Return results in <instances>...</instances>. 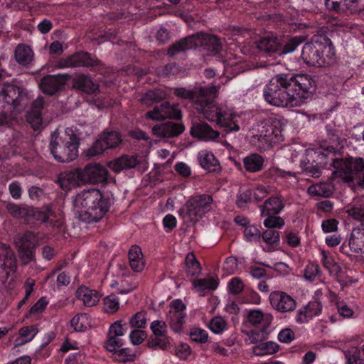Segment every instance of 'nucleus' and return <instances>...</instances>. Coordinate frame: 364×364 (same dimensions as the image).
Instances as JSON below:
<instances>
[{"label": "nucleus", "instance_id": "nucleus-1", "mask_svg": "<svg viewBox=\"0 0 364 364\" xmlns=\"http://www.w3.org/2000/svg\"><path fill=\"white\" fill-rule=\"evenodd\" d=\"M316 90V76L309 74H279L263 89L264 100L281 107H296L313 98Z\"/></svg>", "mask_w": 364, "mask_h": 364}, {"label": "nucleus", "instance_id": "nucleus-2", "mask_svg": "<svg viewBox=\"0 0 364 364\" xmlns=\"http://www.w3.org/2000/svg\"><path fill=\"white\" fill-rule=\"evenodd\" d=\"M331 176L326 181L311 185L308 191L312 196L330 197L334 190V181H342L353 188H364V160L362 158H332Z\"/></svg>", "mask_w": 364, "mask_h": 364}, {"label": "nucleus", "instance_id": "nucleus-3", "mask_svg": "<svg viewBox=\"0 0 364 364\" xmlns=\"http://www.w3.org/2000/svg\"><path fill=\"white\" fill-rule=\"evenodd\" d=\"M173 94L179 98L191 100L192 107L198 114H203L209 122L215 123L225 132L230 133L240 130L237 116L228 111L226 107L210 101L203 93L197 95L193 90L185 87H176L173 90Z\"/></svg>", "mask_w": 364, "mask_h": 364}, {"label": "nucleus", "instance_id": "nucleus-4", "mask_svg": "<svg viewBox=\"0 0 364 364\" xmlns=\"http://www.w3.org/2000/svg\"><path fill=\"white\" fill-rule=\"evenodd\" d=\"M6 210L14 218L23 219L31 227L36 228L41 225L53 231L60 232L64 228V220L57 215L50 205L35 208L26 204L9 203Z\"/></svg>", "mask_w": 364, "mask_h": 364}, {"label": "nucleus", "instance_id": "nucleus-5", "mask_svg": "<svg viewBox=\"0 0 364 364\" xmlns=\"http://www.w3.org/2000/svg\"><path fill=\"white\" fill-rule=\"evenodd\" d=\"M74 206L80 209L81 221L92 223L102 219L109 209L110 201L97 189L83 190L76 196Z\"/></svg>", "mask_w": 364, "mask_h": 364}, {"label": "nucleus", "instance_id": "nucleus-6", "mask_svg": "<svg viewBox=\"0 0 364 364\" xmlns=\"http://www.w3.org/2000/svg\"><path fill=\"white\" fill-rule=\"evenodd\" d=\"M301 57L309 66L327 67L335 61L336 52L330 38L324 36H314L303 46Z\"/></svg>", "mask_w": 364, "mask_h": 364}, {"label": "nucleus", "instance_id": "nucleus-7", "mask_svg": "<svg viewBox=\"0 0 364 364\" xmlns=\"http://www.w3.org/2000/svg\"><path fill=\"white\" fill-rule=\"evenodd\" d=\"M80 138L71 128H66L62 136L54 133L50 142V150L56 161L70 162L78 156Z\"/></svg>", "mask_w": 364, "mask_h": 364}, {"label": "nucleus", "instance_id": "nucleus-8", "mask_svg": "<svg viewBox=\"0 0 364 364\" xmlns=\"http://www.w3.org/2000/svg\"><path fill=\"white\" fill-rule=\"evenodd\" d=\"M304 40V38L301 36H279L270 32L266 33L257 41V46L259 50L267 53L287 54L294 52Z\"/></svg>", "mask_w": 364, "mask_h": 364}, {"label": "nucleus", "instance_id": "nucleus-9", "mask_svg": "<svg viewBox=\"0 0 364 364\" xmlns=\"http://www.w3.org/2000/svg\"><path fill=\"white\" fill-rule=\"evenodd\" d=\"M213 198L211 195L203 193L191 196L178 210L179 216L186 223H196L212 209Z\"/></svg>", "mask_w": 364, "mask_h": 364}, {"label": "nucleus", "instance_id": "nucleus-10", "mask_svg": "<svg viewBox=\"0 0 364 364\" xmlns=\"http://www.w3.org/2000/svg\"><path fill=\"white\" fill-rule=\"evenodd\" d=\"M26 100V93L23 87L10 83L0 85V116L3 123L16 110L19 111L18 106Z\"/></svg>", "mask_w": 364, "mask_h": 364}, {"label": "nucleus", "instance_id": "nucleus-11", "mask_svg": "<svg viewBox=\"0 0 364 364\" xmlns=\"http://www.w3.org/2000/svg\"><path fill=\"white\" fill-rule=\"evenodd\" d=\"M287 120L279 116H271L265 119L255 135L258 141L268 147L284 141L283 131Z\"/></svg>", "mask_w": 364, "mask_h": 364}, {"label": "nucleus", "instance_id": "nucleus-12", "mask_svg": "<svg viewBox=\"0 0 364 364\" xmlns=\"http://www.w3.org/2000/svg\"><path fill=\"white\" fill-rule=\"evenodd\" d=\"M332 158L321 149H307L300 162L302 173L309 177H319L322 168L331 167L330 163Z\"/></svg>", "mask_w": 364, "mask_h": 364}, {"label": "nucleus", "instance_id": "nucleus-13", "mask_svg": "<svg viewBox=\"0 0 364 364\" xmlns=\"http://www.w3.org/2000/svg\"><path fill=\"white\" fill-rule=\"evenodd\" d=\"M272 320V314L264 313L260 309H252L248 312L247 321L253 326L250 334L251 343L267 338Z\"/></svg>", "mask_w": 364, "mask_h": 364}, {"label": "nucleus", "instance_id": "nucleus-14", "mask_svg": "<svg viewBox=\"0 0 364 364\" xmlns=\"http://www.w3.org/2000/svg\"><path fill=\"white\" fill-rule=\"evenodd\" d=\"M55 67L60 69L83 67L90 68L92 71H98L102 68V63L90 53L79 50L66 58L58 60L55 62Z\"/></svg>", "mask_w": 364, "mask_h": 364}, {"label": "nucleus", "instance_id": "nucleus-15", "mask_svg": "<svg viewBox=\"0 0 364 364\" xmlns=\"http://www.w3.org/2000/svg\"><path fill=\"white\" fill-rule=\"evenodd\" d=\"M16 257L9 245L0 242V282L6 288H13L12 274L16 269Z\"/></svg>", "mask_w": 364, "mask_h": 364}, {"label": "nucleus", "instance_id": "nucleus-16", "mask_svg": "<svg viewBox=\"0 0 364 364\" xmlns=\"http://www.w3.org/2000/svg\"><path fill=\"white\" fill-rule=\"evenodd\" d=\"M151 335L146 340V346L153 350H167L171 348V338L168 335L166 321L154 320L150 324Z\"/></svg>", "mask_w": 364, "mask_h": 364}, {"label": "nucleus", "instance_id": "nucleus-17", "mask_svg": "<svg viewBox=\"0 0 364 364\" xmlns=\"http://www.w3.org/2000/svg\"><path fill=\"white\" fill-rule=\"evenodd\" d=\"M326 138L321 144V149L334 157L336 153L340 152L344 147L346 139L342 136V129L340 125L331 122L325 127Z\"/></svg>", "mask_w": 364, "mask_h": 364}, {"label": "nucleus", "instance_id": "nucleus-18", "mask_svg": "<svg viewBox=\"0 0 364 364\" xmlns=\"http://www.w3.org/2000/svg\"><path fill=\"white\" fill-rule=\"evenodd\" d=\"M186 305L181 299H177L170 303V309L166 316V324L175 333L183 332L187 317Z\"/></svg>", "mask_w": 364, "mask_h": 364}, {"label": "nucleus", "instance_id": "nucleus-19", "mask_svg": "<svg viewBox=\"0 0 364 364\" xmlns=\"http://www.w3.org/2000/svg\"><path fill=\"white\" fill-rule=\"evenodd\" d=\"M183 114L178 103H171L164 101L160 105H156L151 110L146 112V118L154 121H163L166 119L179 121Z\"/></svg>", "mask_w": 364, "mask_h": 364}, {"label": "nucleus", "instance_id": "nucleus-20", "mask_svg": "<svg viewBox=\"0 0 364 364\" xmlns=\"http://www.w3.org/2000/svg\"><path fill=\"white\" fill-rule=\"evenodd\" d=\"M122 141L121 134L117 131L104 132L87 149L89 158L97 156L109 149L117 147Z\"/></svg>", "mask_w": 364, "mask_h": 364}, {"label": "nucleus", "instance_id": "nucleus-21", "mask_svg": "<svg viewBox=\"0 0 364 364\" xmlns=\"http://www.w3.org/2000/svg\"><path fill=\"white\" fill-rule=\"evenodd\" d=\"M77 177L82 183H107L108 171L98 164H90L84 169H76Z\"/></svg>", "mask_w": 364, "mask_h": 364}, {"label": "nucleus", "instance_id": "nucleus-22", "mask_svg": "<svg viewBox=\"0 0 364 364\" xmlns=\"http://www.w3.org/2000/svg\"><path fill=\"white\" fill-rule=\"evenodd\" d=\"M196 48H201L208 55L222 58L223 45L217 36L203 32L193 34Z\"/></svg>", "mask_w": 364, "mask_h": 364}, {"label": "nucleus", "instance_id": "nucleus-23", "mask_svg": "<svg viewBox=\"0 0 364 364\" xmlns=\"http://www.w3.org/2000/svg\"><path fill=\"white\" fill-rule=\"evenodd\" d=\"M128 330L127 323H122L121 320L113 322L109 328L107 340L105 341L104 347L107 351H113L115 348H122L124 341L121 336L125 335Z\"/></svg>", "mask_w": 364, "mask_h": 364}, {"label": "nucleus", "instance_id": "nucleus-24", "mask_svg": "<svg viewBox=\"0 0 364 364\" xmlns=\"http://www.w3.org/2000/svg\"><path fill=\"white\" fill-rule=\"evenodd\" d=\"M351 215L360 220V224L353 228L348 240L350 250L358 254H364V210H352Z\"/></svg>", "mask_w": 364, "mask_h": 364}, {"label": "nucleus", "instance_id": "nucleus-25", "mask_svg": "<svg viewBox=\"0 0 364 364\" xmlns=\"http://www.w3.org/2000/svg\"><path fill=\"white\" fill-rule=\"evenodd\" d=\"M269 299L272 307L281 314L291 313L296 310L297 306L296 301L282 291L271 292Z\"/></svg>", "mask_w": 364, "mask_h": 364}, {"label": "nucleus", "instance_id": "nucleus-26", "mask_svg": "<svg viewBox=\"0 0 364 364\" xmlns=\"http://www.w3.org/2000/svg\"><path fill=\"white\" fill-rule=\"evenodd\" d=\"M288 203L287 198L281 192L277 191L269 196L259 208L261 215H279Z\"/></svg>", "mask_w": 364, "mask_h": 364}, {"label": "nucleus", "instance_id": "nucleus-27", "mask_svg": "<svg viewBox=\"0 0 364 364\" xmlns=\"http://www.w3.org/2000/svg\"><path fill=\"white\" fill-rule=\"evenodd\" d=\"M70 78L71 75L67 73L47 75L42 77L39 85L43 93L53 95L59 92Z\"/></svg>", "mask_w": 364, "mask_h": 364}, {"label": "nucleus", "instance_id": "nucleus-28", "mask_svg": "<svg viewBox=\"0 0 364 364\" xmlns=\"http://www.w3.org/2000/svg\"><path fill=\"white\" fill-rule=\"evenodd\" d=\"M190 133L193 138L204 141H215L220 136L218 131L205 122H193Z\"/></svg>", "mask_w": 364, "mask_h": 364}, {"label": "nucleus", "instance_id": "nucleus-29", "mask_svg": "<svg viewBox=\"0 0 364 364\" xmlns=\"http://www.w3.org/2000/svg\"><path fill=\"white\" fill-rule=\"evenodd\" d=\"M185 130L182 122H166L154 125L152 127L153 134L158 137L173 138L181 134Z\"/></svg>", "mask_w": 364, "mask_h": 364}, {"label": "nucleus", "instance_id": "nucleus-30", "mask_svg": "<svg viewBox=\"0 0 364 364\" xmlns=\"http://www.w3.org/2000/svg\"><path fill=\"white\" fill-rule=\"evenodd\" d=\"M38 242V236L32 231H26L16 242L23 257L31 259L33 252Z\"/></svg>", "mask_w": 364, "mask_h": 364}, {"label": "nucleus", "instance_id": "nucleus-31", "mask_svg": "<svg viewBox=\"0 0 364 364\" xmlns=\"http://www.w3.org/2000/svg\"><path fill=\"white\" fill-rule=\"evenodd\" d=\"M358 0H324L326 8L336 14L349 11L350 14H356L362 9L358 6Z\"/></svg>", "mask_w": 364, "mask_h": 364}, {"label": "nucleus", "instance_id": "nucleus-32", "mask_svg": "<svg viewBox=\"0 0 364 364\" xmlns=\"http://www.w3.org/2000/svg\"><path fill=\"white\" fill-rule=\"evenodd\" d=\"M14 59L21 67L29 68L34 60V52L32 48L25 44H18L14 50Z\"/></svg>", "mask_w": 364, "mask_h": 364}, {"label": "nucleus", "instance_id": "nucleus-33", "mask_svg": "<svg viewBox=\"0 0 364 364\" xmlns=\"http://www.w3.org/2000/svg\"><path fill=\"white\" fill-rule=\"evenodd\" d=\"M198 161L200 166L210 173H219L221 166L213 152L201 150L198 154Z\"/></svg>", "mask_w": 364, "mask_h": 364}, {"label": "nucleus", "instance_id": "nucleus-34", "mask_svg": "<svg viewBox=\"0 0 364 364\" xmlns=\"http://www.w3.org/2000/svg\"><path fill=\"white\" fill-rule=\"evenodd\" d=\"M73 88L88 95H95L99 92V85L94 82L90 77L84 74L76 76L73 80Z\"/></svg>", "mask_w": 364, "mask_h": 364}, {"label": "nucleus", "instance_id": "nucleus-35", "mask_svg": "<svg viewBox=\"0 0 364 364\" xmlns=\"http://www.w3.org/2000/svg\"><path fill=\"white\" fill-rule=\"evenodd\" d=\"M39 331V323H33L22 326L18 330V336L14 341V346L19 347L30 343L34 339Z\"/></svg>", "mask_w": 364, "mask_h": 364}, {"label": "nucleus", "instance_id": "nucleus-36", "mask_svg": "<svg viewBox=\"0 0 364 364\" xmlns=\"http://www.w3.org/2000/svg\"><path fill=\"white\" fill-rule=\"evenodd\" d=\"M75 297L82 301L85 306L92 307L99 302L100 295L96 290L81 285L75 291Z\"/></svg>", "mask_w": 364, "mask_h": 364}, {"label": "nucleus", "instance_id": "nucleus-37", "mask_svg": "<svg viewBox=\"0 0 364 364\" xmlns=\"http://www.w3.org/2000/svg\"><path fill=\"white\" fill-rule=\"evenodd\" d=\"M138 164L136 156L124 154L110 161L109 166L114 172L119 173L124 169L134 168Z\"/></svg>", "mask_w": 364, "mask_h": 364}, {"label": "nucleus", "instance_id": "nucleus-38", "mask_svg": "<svg viewBox=\"0 0 364 364\" xmlns=\"http://www.w3.org/2000/svg\"><path fill=\"white\" fill-rule=\"evenodd\" d=\"M196 43L193 35L186 36L171 45L168 49L167 54L171 57L175 56L188 50L196 48Z\"/></svg>", "mask_w": 364, "mask_h": 364}, {"label": "nucleus", "instance_id": "nucleus-39", "mask_svg": "<svg viewBox=\"0 0 364 364\" xmlns=\"http://www.w3.org/2000/svg\"><path fill=\"white\" fill-rule=\"evenodd\" d=\"M128 259L131 268L136 272H141L144 267V261L141 249L134 245L129 249Z\"/></svg>", "mask_w": 364, "mask_h": 364}, {"label": "nucleus", "instance_id": "nucleus-40", "mask_svg": "<svg viewBox=\"0 0 364 364\" xmlns=\"http://www.w3.org/2000/svg\"><path fill=\"white\" fill-rule=\"evenodd\" d=\"M264 158L259 154H250L243 159V165L249 173H256L262 170Z\"/></svg>", "mask_w": 364, "mask_h": 364}, {"label": "nucleus", "instance_id": "nucleus-41", "mask_svg": "<svg viewBox=\"0 0 364 364\" xmlns=\"http://www.w3.org/2000/svg\"><path fill=\"white\" fill-rule=\"evenodd\" d=\"M257 341V344L253 347V353L258 356L271 355L277 353L279 349V345L274 341Z\"/></svg>", "mask_w": 364, "mask_h": 364}, {"label": "nucleus", "instance_id": "nucleus-42", "mask_svg": "<svg viewBox=\"0 0 364 364\" xmlns=\"http://www.w3.org/2000/svg\"><path fill=\"white\" fill-rule=\"evenodd\" d=\"M70 326L75 332H85L91 326V318L86 313L77 314L71 319Z\"/></svg>", "mask_w": 364, "mask_h": 364}, {"label": "nucleus", "instance_id": "nucleus-43", "mask_svg": "<svg viewBox=\"0 0 364 364\" xmlns=\"http://www.w3.org/2000/svg\"><path fill=\"white\" fill-rule=\"evenodd\" d=\"M261 240L269 245V251L277 250L279 247L280 245L279 232L276 230L267 228V230L262 232Z\"/></svg>", "mask_w": 364, "mask_h": 364}, {"label": "nucleus", "instance_id": "nucleus-44", "mask_svg": "<svg viewBox=\"0 0 364 364\" xmlns=\"http://www.w3.org/2000/svg\"><path fill=\"white\" fill-rule=\"evenodd\" d=\"M166 97V92L161 88L148 90L142 97L141 101L148 106L160 102Z\"/></svg>", "mask_w": 364, "mask_h": 364}, {"label": "nucleus", "instance_id": "nucleus-45", "mask_svg": "<svg viewBox=\"0 0 364 364\" xmlns=\"http://www.w3.org/2000/svg\"><path fill=\"white\" fill-rule=\"evenodd\" d=\"M336 306L338 315H332L329 317L331 323L337 321L338 318L341 316L343 318H350L354 316V311L350 308L344 301L337 300L336 302Z\"/></svg>", "mask_w": 364, "mask_h": 364}, {"label": "nucleus", "instance_id": "nucleus-46", "mask_svg": "<svg viewBox=\"0 0 364 364\" xmlns=\"http://www.w3.org/2000/svg\"><path fill=\"white\" fill-rule=\"evenodd\" d=\"M192 284L193 288L198 291H203L206 289L215 290L219 285V281L210 277L206 279H195Z\"/></svg>", "mask_w": 364, "mask_h": 364}, {"label": "nucleus", "instance_id": "nucleus-47", "mask_svg": "<svg viewBox=\"0 0 364 364\" xmlns=\"http://www.w3.org/2000/svg\"><path fill=\"white\" fill-rule=\"evenodd\" d=\"M253 200V191L251 189L240 188L236 195L235 205L237 208L245 210Z\"/></svg>", "mask_w": 364, "mask_h": 364}, {"label": "nucleus", "instance_id": "nucleus-48", "mask_svg": "<svg viewBox=\"0 0 364 364\" xmlns=\"http://www.w3.org/2000/svg\"><path fill=\"white\" fill-rule=\"evenodd\" d=\"M112 353V357L114 360L121 363L133 362L136 359L135 353L129 348H115Z\"/></svg>", "mask_w": 364, "mask_h": 364}, {"label": "nucleus", "instance_id": "nucleus-49", "mask_svg": "<svg viewBox=\"0 0 364 364\" xmlns=\"http://www.w3.org/2000/svg\"><path fill=\"white\" fill-rule=\"evenodd\" d=\"M75 174L76 170L73 173L66 174L65 176L58 178V183L63 190L65 191H69L73 187L81 183L80 180H79V178L77 177V175Z\"/></svg>", "mask_w": 364, "mask_h": 364}, {"label": "nucleus", "instance_id": "nucleus-50", "mask_svg": "<svg viewBox=\"0 0 364 364\" xmlns=\"http://www.w3.org/2000/svg\"><path fill=\"white\" fill-rule=\"evenodd\" d=\"M238 301L242 304L257 305L261 303V296L253 289L246 288L243 293L238 297Z\"/></svg>", "mask_w": 364, "mask_h": 364}, {"label": "nucleus", "instance_id": "nucleus-51", "mask_svg": "<svg viewBox=\"0 0 364 364\" xmlns=\"http://www.w3.org/2000/svg\"><path fill=\"white\" fill-rule=\"evenodd\" d=\"M262 227L257 225H249L244 230L245 240L250 242H259L261 241Z\"/></svg>", "mask_w": 364, "mask_h": 364}, {"label": "nucleus", "instance_id": "nucleus-52", "mask_svg": "<svg viewBox=\"0 0 364 364\" xmlns=\"http://www.w3.org/2000/svg\"><path fill=\"white\" fill-rule=\"evenodd\" d=\"M346 364H364V360L360 358V350L352 346L343 350Z\"/></svg>", "mask_w": 364, "mask_h": 364}, {"label": "nucleus", "instance_id": "nucleus-53", "mask_svg": "<svg viewBox=\"0 0 364 364\" xmlns=\"http://www.w3.org/2000/svg\"><path fill=\"white\" fill-rule=\"evenodd\" d=\"M186 265L187 272L192 277L200 274L201 272V265L193 253H188L186 257Z\"/></svg>", "mask_w": 364, "mask_h": 364}, {"label": "nucleus", "instance_id": "nucleus-54", "mask_svg": "<svg viewBox=\"0 0 364 364\" xmlns=\"http://www.w3.org/2000/svg\"><path fill=\"white\" fill-rule=\"evenodd\" d=\"M188 336L191 341L198 344L207 343L209 338L208 331L199 327L191 328Z\"/></svg>", "mask_w": 364, "mask_h": 364}, {"label": "nucleus", "instance_id": "nucleus-55", "mask_svg": "<svg viewBox=\"0 0 364 364\" xmlns=\"http://www.w3.org/2000/svg\"><path fill=\"white\" fill-rule=\"evenodd\" d=\"M223 65L224 69L223 73L226 74H232L234 76L245 70V65L240 61L230 62L223 60Z\"/></svg>", "mask_w": 364, "mask_h": 364}, {"label": "nucleus", "instance_id": "nucleus-56", "mask_svg": "<svg viewBox=\"0 0 364 364\" xmlns=\"http://www.w3.org/2000/svg\"><path fill=\"white\" fill-rule=\"evenodd\" d=\"M261 216L265 218L263 224L265 228L269 229H280L285 224L284 220L279 215H261Z\"/></svg>", "mask_w": 364, "mask_h": 364}, {"label": "nucleus", "instance_id": "nucleus-57", "mask_svg": "<svg viewBox=\"0 0 364 364\" xmlns=\"http://www.w3.org/2000/svg\"><path fill=\"white\" fill-rule=\"evenodd\" d=\"M228 291L234 296L241 295L245 291V285L242 280L237 277H233L228 282Z\"/></svg>", "mask_w": 364, "mask_h": 364}, {"label": "nucleus", "instance_id": "nucleus-58", "mask_svg": "<svg viewBox=\"0 0 364 364\" xmlns=\"http://www.w3.org/2000/svg\"><path fill=\"white\" fill-rule=\"evenodd\" d=\"M321 270L318 264L309 263L304 270V277L309 282L316 281L320 277Z\"/></svg>", "mask_w": 364, "mask_h": 364}, {"label": "nucleus", "instance_id": "nucleus-59", "mask_svg": "<svg viewBox=\"0 0 364 364\" xmlns=\"http://www.w3.org/2000/svg\"><path fill=\"white\" fill-rule=\"evenodd\" d=\"M48 304V300L46 297L43 296L40 298L30 309L26 318L31 316H38L41 314L46 309Z\"/></svg>", "mask_w": 364, "mask_h": 364}, {"label": "nucleus", "instance_id": "nucleus-60", "mask_svg": "<svg viewBox=\"0 0 364 364\" xmlns=\"http://www.w3.org/2000/svg\"><path fill=\"white\" fill-rule=\"evenodd\" d=\"M208 327L214 333L220 334L227 329V323L222 317L217 316L210 320Z\"/></svg>", "mask_w": 364, "mask_h": 364}, {"label": "nucleus", "instance_id": "nucleus-61", "mask_svg": "<svg viewBox=\"0 0 364 364\" xmlns=\"http://www.w3.org/2000/svg\"><path fill=\"white\" fill-rule=\"evenodd\" d=\"M119 308V299L114 295H110L104 299V309L106 313L114 314Z\"/></svg>", "mask_w": 364, "mask_h": 364}, {"label": "nucleus", "instance_id": "nucleus-62", "mask_svg": "<svg viewBox=\"0 0 364 364\" xmlns=\"http://www.w3.org/2000/svg\"><path fill=\"white\" fill-rule=\"evenodd\" d=\"M265 175L272 180H277L279 178H287L289 176H292L294 174L291 171H287L278 167L273 166L265 171Z\"/></svg>", "mask_w": 364, "mask_h": 364}, {"label": "nucleus", "instance_id": "nucleus-63", "mask_svg": "<svg viewBox=\"0 0 364 364\" xmlns=\"http://www.w3.org/2000/svg\"><path fill=\"white\" fill-rule=\"evenodd\" d=\"M131 327L137 328H144L146 325V313L139 311L132 316L129 320Z\"/></svg>", "mask_w": 364, "mask_h": 364}, {"label": "nucleus", "instance_id": "nucleus-64", "mask_svg": "<svg viewBox=\"0 0 364 364\" xmlns=\"http://www.w3.org/2000/svg\"><path fill=\"white\" fill-rule=\"evenodd\" d=\"M178 71L179 67L175 62L168 63L158 70L159 75L164 77H168L171 75H174L177 74Z\"/></svg>", "mask_w": 364, "mask_h": 364}]
</instances>
